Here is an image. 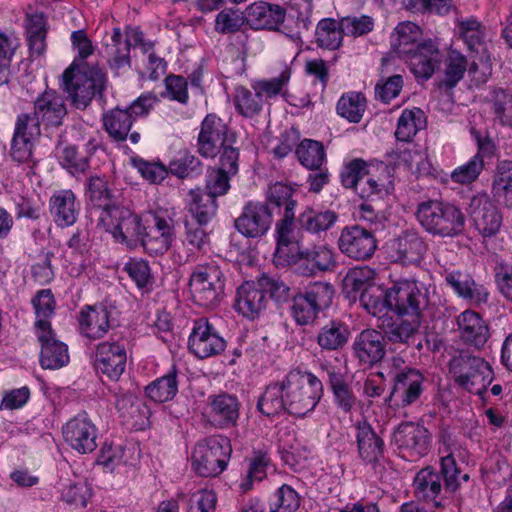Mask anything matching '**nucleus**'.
<instances>
[{
    "label": "nucleus",
    "mask_w": 512,
    "mask_h": 512,
    "mask_svg": "<svg viewBox=\"0 0 512 512\" xmlns=\"http://www.w3.org/2000/svg\"><path fill=\"white\" fill-rule=\"evenodd\" d=\"M209 405L210 416L220 428L236 424L239 417V402L235 396L226 393L213 396Z\"/></svg>",
    "instance_id": "nucleus-33"
},
{
    "label": "nucleus",
    "mask_w": 512,
    "mask_h": 512,
    "mask_svg": "<svg viewBox=\"0 0 512 512\" xmlns=\"http://www.w3.org/2000/svg\"><path fill=\"white\" fill-rule=\"evenodd\" d=\"M188 346L194 355L204 359L222 353L225 350L226 342L207 319L201 318L194 324Z\"/></svg>",
    "instance_id": "nucleus-17"
},
{
    "label": "nucleus",
    "mask_w": 512,
    "mask_h": 512,
    "mask_svg": "<svg viewBox=\"0 0 512 512\" xmlns=\"http://www.w3.org/2000/svg\"><path fill=\"white\" fill-rule=\"evenodd\" d=\"M227 124L215 114H208L201 125L198 151L204 157H215L226 143Z\"/></svg>",
    "instance_id": "nucleus-20"
},
{
    "label": "nucleus",
    "mask_w": 512,
    "mask_h": 512,
    "mask_svg": "<svg viewBox=\"0 0 512 512\" xmlns=\"http://www.w3.org/2000/svg\"><path fill=\"white\" fill-rule=\"evenodd\" d=\"M34 115L45 129L61 126L67 115L63 97L54 90L44 91L34 102Z\"/></svg>",
    "instance_id": "nucleus-24"
},
{
    "label": "nucleus",
    "mask_w": 512,
    "mask_h": 512,
    "mask_svg": "<svg viewBox=\"0 0 512 512\" xmlns=\"http://www.w3.org/2000/svg\"><path fill=\"white\" fill-rule=\"evenodd\" d=\"M267 299L257 282H245L238 289L235 300V309L248 319L257 318L266 308Z\"/></svg>",
    "instance_id": "nucleus-25"
},
{
    "label": "nucleus",
    "mask_w": 512,
    "mask_h": 512,
    "mask_svg": "<svg viewBox=\"0 0 512 512\" xmlns=\"http://www.w3.org/2000/svg\"><path fill=\"white\" fill-rule=\"evenodd\" d=\"M492 191L495 197L512 206V161H501L496 169Z\"/></svg>",
    "instance_id": "nucleus-44"
},
{
    "label": "nucleus",
    "mask_w": 512,
    "mask_h": 512,
    "mask_svg": "<svg viewBox=\"0 0 512 512\" xmlns=\"http://www.w3.org/2000/svg\"><path fill=\"white\" fill-rule=\"evenodd\" d=\"M296 155L301 164L308 169H319L325 158L322 144L309 139H305L299 144Z\"/></svg>",
    "instance_id": "nucleus-53"
},
{
    "label": "nucleus",
    "mask_w": 512,
    "mask_h": 512,
    "mask_svg": "<svg viewBox=\"0 0 512 512\" xmlns=\"http://www.w3.org/2000/svg\"><path fill=\"white\" fill-rule=\"evenodd\" d=\"M151 224L142 236L140 247L150 255H163L176 238L174 220L160 213L151 214Z\"/></svg>",
    "instance_id": "nucleus-12"
},
{
    "label": "nucleus",
    "mask_w": 512,
    "mask_h": 512,
    "mask_svg": "<svg viewBox=\"0 0 512 512\" xmlns=\"http://www.w3.org/2000/svg\"><path fill=\"white\" fill-rule=\"evenodd\" d=\"M337 218V214L331 210L321 212L307 210L299 216V222L305 230L311 233H320L330 229Z\"/></svg>",
    "instance_id": "nucleus-49"
},
{
    "label": "nucleus",
    "mask_w": 512,
    "mask_h": 512,
    "mask_svg": "<svg viewBox=\"0 0 512 512\" xmlns=\"http://www.w3.org/2000/svg\"><path fill=\"white\" fill-rule=\"evenodd\" d=\"M421 30L413 22L400 23L391 34V46L399 55L406 56L417 49Z\"/></svg>",
    "instance_id": "nucleus-35"
},
{
    "label": "nucleus",
    "mask_w": 512,
    "mask_h": 512,
    "mask_svg": "<svg viewBox=\"0 0 512 512\" xmlns=\"http://www.w3.org/2000/svg\"><path fill=\"white\" fill-rule=\"evenodd\" d=\"M334 296V289L329 283L315 282L304 292L294 296L291 313L299 325H309L315 321L318 313L329 307Z\"/></svg>",
    "instance_id": "nucleus-9"
},
{
    "label": "nucleus",
    "mask_w": 512,
    "mask_h": 512,
    "mask_svg": "<svg viewBox=\"0 0 512 512\" xmlns=\"http://www.w3.org/2000/svg\"><path fill=\"white\" fill-rule=\"evenodd\" d=\"M393 442L403 458L414 462L429 452L431 434L419 423L405 422L394 431Z\"/></svg>",
    "instance_id": "nucleus-11"
},
{
    "label": "nucleus",
    "mask_w": 512,
    "mask_h": 512,
    "mask_svg": "<svg viewBox=\"0 0 512 512\" xmlns=\"http://www.w3.org/2000/svg\"><path fill=\"white\" fill-rule=\"evenodd\" d=\"M229 175L224 169H213L209 172L206 181L205 195L212 196L216 200L218 196L227 193L230 188Z\"/></svg>",
    "instance_id": "nucleus-61"
},
{
    "label": "nucleus",
    "mask_w": 512,
    "mask_h": 512,
    "mask_svg": "<svg viewBox=\"0 0 512 512\" xmlns=\"http://www.w3.org/2000/svg\"><path fill=\"white\" fill-rule=\"evenodd\" d=\"M177 381L175 372L169 373L153 381L146 387L147 396L158 403L171 400L177 393Z\"/></svg>",
    "instance_id": "nucleus-50"
},
{
    "label": "nucleus",
    "mask_w": 512,
    "mask_h": 512,
    "mask_svg": "<svg viewBox=\"0 0 512 512\" xmlns=\"http://www.w3.org/2000/svg\"><path fill=\"white\" fill-rule=\"evenodd\" d=\"M341 29L344 35L359 37L369 33L374 26L373 19L369 16H347L341 20Z\"/></svg>",
    "instance_id": "nucleus-60"
},
{
    "label": "nucleus",
    "mask_w": 512,
    "mask_h": 512,
    "mask_svg": "<svg viewBox=\"0 0 512 512\" xmlns=\"http://www.w3.org/2000/svg\"><path fill=\"white\" fill-rule=\"evenodd\" d=\"M491 112L502 125H512V91L494 88L487 97Z\"/></svg>",
    "instance_id": "nucleus-39"
},
{
    "label": "nucleus",
    "mask_w": 512,
    "mask_h": 512,
    "mask_svg": "<svg viewBox=\"0 0 512 512\" xmlns=\"http://www.w3.org/2000/svg\"><path fill=\"white\" fill-rule=\"evenodd\" d=\"M50 210L59 226H71L78 217L79 203L71 190H60L50 199Z\"/></svg>",
    "instance_id": "nucleus-31"
},
{
    "label": "nucleus",
    "mask_w": 512,
    "mask_h": 512,
    "mask_svg": "<svg viewBox=\"0 0 512 512\" xmlns=\"http://www.w3.org/2000/svg\"><path fill=\"white\" fill-rule=\"evenodd\" d=\"M467 70L466 58L457 51H451L446 59L444 83L447 87H454Z\"/></svg>",
    "instance_id": "nucleus-57"
},
{
    "label": "nucleus",
    "mask_w": 512,
    "mask_h": 512,
    "mask_svg": "<svg viewBox=\"0 0 512 512\" xmlns=\"http://www.w3.org/2000/svg\"><path fill=\"white\" fill-rule=\"evenodd\" d=\"M388 303L400 315L420 318L429 303L428 290L417 280L400 281L388 289Z\"/></svg>",
    "instance_id": "nucleus-10"
},
{
    "label": "nucleus",
    "mask_w": 512,
    "mask_h": 512,
    "mask_svg": "<svg viewBox=\"0 0 512 512\" xmlns=\"http://www.w3.org/2000/svg\"><path fill=\"white\" fill-rule=\"evenodd\" d=\"M445 279L460 297L474 303L487 302L488 290L483 285L477 284L470 274L462 271H452L447 273Z\"/></svg>",
    "instance_id": "nucleus-32"
},
{
    "label": "nucleus",
    "mask_w": 512,
    "mask_h": 512,
    "mask_svg": "<svg viewBox=\"0 0 512 512\" xmlns=\"http://www.w3.org/2000/svg\"><path fill=\"white\" fill-rule=\"evenodd\" d=\"M291 76V69L287 66L283 68L280 75L269 80H261L255 83L254 90L266 96L275 97L280 94L283 88L288 84Z\"/></svg>",
    "instance_id": "nucleus-58"
},
{
    "label": "nucleus",
    "mask_w": 512,
    "mask_h": 512,
    "mask_svg": "<svg viewBox=\"0 0 512 512\" xmlns=\"http://www.w3.org/2000/svg\"><path fill=\"white\" fill-rule=\"evenodd\" d=\"M65 442L81 454L94 451L97 447V429L87 415L70 419L62 428Z\"/></svg>",
    "instance_id": "nucleus-16"
},
{
    "label": "nucleus",
    "mask_w": 512,
    "mask_h": 512,
    "mask_svg": "<svg viewBox=\"0 0 512 512\" xmlns=\"http://www.w3.org/2000/svg\"><path fill=\"white\" fill-rule=\"evenodd\" d=\"M349 331L341 323L332 322L324 326L317 336V342L325 350H337L348 341Z\"/></svg>",
    "instance_id": "nucleus-48"
},
{
    "label": "nucleus",
    "mask_w": 512,
    "mask_h": 512,
    "mask_svg": "<svg viewBox=\"0 0 512 512\" xmlns=\"http://www.w3.org/2000/svg\"><path fill=\"white\" fill-rule=\"evenodd\" d=\"M423 375L414 368H405L394 377L391 400L398 406L407 407L416 402L423 391Z\"/></svg>",
    "instance_id": "nucleus-21"
},
{
    "label": "nucleus",
    "mask_w": 512,
    "mask_h": 512,
    "mask_svg": "<svg viewBox=\"0 0 512 512\" xmlns=\"http://www.w3.org/2000/svg\"><path fill=\"white\" fill-rule=\"evenodd\" d=\"M413 486L418 498L435 499L442 489L441 476L430 468H424L415 476Z\"/></svg>",
    "instance_id": "nucleus-43"
},
{
    "label": "nucleus",
    "mask_w": 512,
    "mask_h": 512,
    "mask_svg": "<svg viewBox=\"0 0 512 512\" xmlns=\"http://www.w3.org/2000/svg\"><path fill=\"white\" fill-rule=\"evenodd\" d=\"M321 381L312 373L293 370L281 383L270 384L258 400L259 411L274 416L282 411L302 417L313 411L322 396Z\"/></svg>",
    "instance_id": "nucleus-1"
},
{
    "label": "nucleus",
    "mask_w": 512,
    "mask_h": 512,
    "mask_svg": "<svg viewBox=\"0 0 512 512\" xmlns=\"http://www.w3.org/2000/svg\"><path fill=\"white\" fill-rule=\"evenodd\" d=\"M285 11L278 5L255 2L245 10V20L253 29L275 30L284 22Z\"/></svg>",
    "instance_id": "nucleus-27"
},
{
    "label": "nucleus",
    "mask_w": 512,
    "mask_h": 512,
    "mask_svg": "<svg viewBox=\"0 0 512 512\" xmlns=\"http://www.w3.org/2000/svg\"><path fill=\"white\" fill-rule=\"evenodd\" d=\"M356 443L360 458L367 463L378 462L383 457L384 441L366 421L355 426Z\"/></svg>",
    "instance_id": "nucleus-28"
},
{
    "label": "nucleus",
    "mask_w": 512,
    "mask_h": 512,
    "mask_svg": "<svg viewBox=\"0 0 512 512\" xmlns=\"http://www.w3.org/2000/svg\"><path fill=\"white\" fill-rule=\"evenodd\" d=\"M442 473L445 480V486L447 489L454 491L460 484V477L467 481L469 479L468 474L461 475L460 470L456 466V461L453 452L442 457L441 459Z\"/></svg>",
    "instance_id": "nucleus-62"
},
{
    "label": "nucleus",
    "mask_w": 512,
    "mask_h": 512,
    "mask_svg": "<svg viewBox=\"0 0 512 512\" xmlns=\"http://www.w3.org/2000/svg\"><path fill=\"white\" fill-rule=\"evenodd\" d=\"M482 169L483 159L479 154H476L469 162L456 168L451 173V179L459 184H469L477 179Z\"/></svg>",
    "instance_id": "nucleus-59"
},
{
    "label": "nucleus",
    "mask_w": 512,
    "mask_h": 512,
    "mask_svg": "<svg viewBox=\"0 0 512 512\" xmlns=\"http://www.w3.org/2000/svg\"><path fill=\"white\" fill-rule=\"evenodd\" d=\"M126 361V349L120 343L105 341L96 346L95 368L109 379H119L125 370Z\"/></svg>",
    "instance_id": "nucleus-19"
},
{
    "label": "nucleus",
    "mask_w": 512,
    "mask_h": 512,
    "mask_svg": "<svg viewBox=\"0 0 512 512\" xmlns=\"http://www.w3.org/2000/svg\"><path fill=\"white\" fill-rule=\"evenodd\" d=\"M29 48L32 55L40 56L46 48L45 21L42 15H32L28 25Z\"/></svg>",
    "instance_id": "nucleus-54"
},
{
    "label": "nucleus",
    "mask_w": 512,
    "mask_h": 512,
    "mask_svg": "<svg viewBox=\"0 0 512 512\" xmlns=\"http://www.w3.org/2000/svg\"><path fill=\"white\" fill-rule=\"evenodd\" d=\"M300 506L298 493L288 485L281 486L270 503V512H294Z\"/></svg>",
    "instance_id": "nucleus-55"
},
{
    "label": "nucleus",
    "mask_w": 512,
    "mask_h": 512,
    "mask_svg": "<svg viewBox=\"0 0 512 512\" xmlns=\"http://www.w3.org/2000/svg\"><path fill=\"white\" fill-rule=\"evenodd\" d=\"M106 84L105 73L98 67H81L76 60L63 72L62 87L76 108L84 109Z\"/></svg>",
    "instance_id": "nucleus-3"
},
{
    "label": "nucleus",
    "mask_w": 512,
    "mask_h": 512,
    "mask_svg": "<svg viewBox=\"0 0 512 512\" xmlns=\"http://www.w3.org/2000/svg\"><path fill=\"white\" fill-rule=\"evenodd\" d=\"M232 452L228 438L217 435L198 442L192 453L194 471L202 477H214L226 467Z\"/></svg>",
    "instance_id": "nucleus-6"
},
{
    "label": "nucleus",
    "mask_w": 512,
    "mask_h": 512,
    "mask_svg": "<svg viewBox=\"0 0 512 512\" xmlns=\"http://www.w3.org/2000/svg\"><path fill=\"white\" fill-rule=\"evenodd\" d=\"M455 381L471 393L482 394L493 380V370L483 358L461 351L449 362Z\"/></svg>",
    "instance_id": "nucleus-5"
},
{
    "label": "nucleus",
    "mask_w": 512,
    "mask_h": 512,
    "mask_svg": "<svg viewBox=\"0 0 512 512\" xmlns=\"http://www.w3.org/2000/svg\"><path fill=\"white\" fill-rule=\"evenodd\" d=\"M133 119L128 110L113 109L103 116L105 130L115 141H124L129 135Z\"/></svg>",
    "instance_id": "nucleus-38"
},
{
    "label": "nucleus",
    "mask_w": 512,
    "mask_h": 512,
    "mask_svg": "<svg viewBox=\"0 0 512 512\" xmlns=\"http://www.w3.org/2000/svg\"><path fill=\"white\" fill-rule=\"evenodd\" d=\"M366 110V98L358 92L344 94L337 103V113L349 122L361 121Z\"/></svg>",
    "instance_id": "nucleus-45"
},
{
    "label": "nucleus",
    "mask_w": 512,
    "mask_h": 512,
    "mask_svg": "<svg viewBox=\"0 0 512 512\" xmlns=\"http://www.w3.org/2000/svg\"><path fill=\"white\" fill-rule=\"evenodd\" d=\"M88 194L91 202L98 206L99 212L103 209L104 205H111L109 203L111 192L103 178L98 176L90 177Z\"/></svg>",
    "instance_id": "nucleus-63"
},
{
    "label": "nucleus",
    "mask_w": 512,
    "mask_h": 512,
    "mask_svg": "<svg viewBox=\"0 0 512 512\" xmlns=\"http://www.w3.org/2000/svg\"><path fill=\"white\" fill-rule=\"evenodd\" d=\"M428 250V245L417 233L404 232L387 244V254L392 262L402 265H419Z\"/></svg>",
    "instance_id": "nucleus-14"
},
{
    "label": "nucleus",
    "mask_w": 512,
    "mask_h": 512,
    "mask_svg": "<svg viewBox=\"0 0 512 512\" xmlns=\"http://www.w3.org/2000/svg\"><path fill=\"white\" fill-rule=\"evenodd\" d=\"M141 47L144 53L153 49L152 42L144 40L143 33L135 27H128L125 34L120 28H114L112 34L105 41V55L110 67L119 74L121 70L130 67V48Z\"/></svg>",
    "instance_id": "nucleus-8"
},
{
    "label": "nucleus",
    "mask_w": 512,
    "mask_h": 512,
    "mask_svg": "<svg viewBox=\"0 0 512 512\" xmlns=\"http://www.w3.org/2000/svg\"><path fill=\"white\" fill-rule=\"evenodd\" d=\"M234 103L238 112L245 117H253L260 113L263 100L260 93L250 91L245 87H237Z\"/></svg>",
    "instance_id": "nucleus-52"
},
{
    "label": "nucleus",
    "mask_w": 512,
    "mask_h": 512,
    "mask_svg": "<svg viewBox=\"0 0 512 512\" xmlns=\"http://www.w3.org/2000/svg\"><path fill=\"white\" fill-rule=\"evenodd\" d=\"M417 219L422 227L433 235L454 237L465 228V216L454 204L429 200L418 205Z\"/></svg>",
    "instance_id": "nucleus-2"
},
{
    "label": "nucleus",
    "mask_w": 512,
    "mask_h": 512,
    "mask_svg": "<svg viewBox=\"0 0 512 512\" xmlns=\"http://www.w3.org/2000/svg\"><path fill=\"white\" fill-rule=\"evenodd\" d=\"M244 19L238 11L224 9L216 17L215 29L220 33L236 32L243 25Z\"/></svg>",
    "instance_id": "nucleus-64"
},
{
    "label": "nucleus",
    "mask_w": 512,
    "mask_h": 512,
    "mask_svg": "<svg viewBox=\"0 0 512 512\" xmlns=\"http://www.w3.org/2000/svg\"><path fill=\"white\" fill-rule=\"evenodd\" d=\"M31 302L35 311L36 332L52 329L50 319L54 315L56 301L51 290L38 291Z\"/></svg>",
    "instance_id": "nucleus-36"
},
{
    "label": "nucleus",
    "mask_w": 512,
    "mask_h": 512,
    "mask_svg": "<svg viewBox=\"0 0 512 512\" xmlns=\"http://www.w3.org/2000/svg\"><path fill=\"white\" fill-rule=\"evenodd\" d=\"M406 56L410 69L417 78H430L440 62L439 49L431 40L417 45V49Z\"/></svg>",
    "instance_id": "nucleus-29"
},
{
    "label": "nucleus",
    "mask_w": 512,
    "mask_h": 512,
    "mask_svg": "<svg viewBox=\"0 0 512 512\" xmlns=\"http://www.w3.org/2000/svg\"><path fill=\"white\" fill-rule=\"evenodd\" d=\"M467 211L475 228L484 237L492 236L500 229L502 217L487 194L472 197Z\"/></svg>",
    "instance_id": "nucleus-18"
},
{
    "label": "nucleus",
    "mask_w": 512,
    "mask_h": 512,
    "mask_svg": "<svg viewBox=\"0 0 512 512\" xmlns=\"http://www.w3.org/2000/svg\"><path fill=\"white\" fill-rule=\"evenodd\" d=\"M419 326V317L399 318L384 328L383 335L391 344L409 345L414 342Z\"/></svg>",
    "instance_id": "nucleus-34"
},
{
    "label": "nucleus",
    "mask_w": 512,
    "mask_h": 512,
    "mask_svg": "<svg viewBox=\"0 0 512 512\" xmlns=\"http://www.w3.org/2000/svg\"><path fill=\"white\" fill-rule=\"evenodd\" d=\"M41 343L40 363L44 369H58L69 361L67 346L55 338L52 329L36 332Z\"/></svg>",
    "instance_id": "nucleus-26"
},
{
    "label": "nucleus",
    "mask_w": 512,
    "mask_h": 512,
    "mask_svg": "<svg viewBox=\"0 0 512 512\" xmlns=\"http://www.w3.org/2000/svg\"><path fill=\"white\" fill-rule=\"evenodd\" d=\"M461 338L477 348L482 347L489 338V328L481 315L472 310L462 312L457 319Z\"/></svg>",
    "instance_id": "nucleus-30"
},
{
    "label": "nucleus",
    "mask_w": 512,
    "mask_h": 512,
    "mask_svg": "<svg viewBox=\"0 0 512 512\" xmlns=\"http://www.w3.org/2000/svg\"><path fill=\"white\" fill-rule=\"evenodd\" d=\"M424 125L425 117L420 108L405 109L398 119L395 136L399 141L409 142Z\"/></svg>",
    "instance_id": "nucleus-40"
},
{
    "label": "nucleus",
    "mask_w": 512,
    "mask_h": 512,
    "mask_svg": "<svg viewBox=\"0 0 512 512\" xmlns=\"http://www.w3.org/2000/svg\"><path fill=\"white\" fill-rule=\"evenodd\" d=\"M188 210L199 225L207 224L217 213V202L212 196L205 195L199 189L189 192Z\"/></svg>",
    "instance_id": "nucleus-37"
},
{
    "label": "nucleus",
    "mask_w": 512,
    "mask_h": 512,
    "mask_svg": "<svg viewBox=\"0 0 512 512\" xmlns=\"http://www.w3.org/2000/svg\"><path fill=\"white\" fill-rule=\"evenodd\" d=\"M98 224L110 232L113 238L130 249L140 247L145 226L139 215L126 207L104 205L98 216Z\"/></svg>",
    "instance_id": "nucleus-4"
},
{
    "label": "nucleus",
    "mask_w": 512,
    "mask_h": 512,
    "mask_svg": "<svg viewBox=\"0 0 512 512\" xmlns=\"http://www.w3.org/2000/svg\"><path fill=\"white\" fill-rule=\"evenodd\" d=\"M112 315V307L103 304L87 306L79 315L80 332L93 340L104 337L112 327Z\"/></svg>",
    "instance_id": "nucleus-23"
},
{
    "label": "nucleus",
    "mask_w": 512,
    "mask_h": 512,
    "mask_svg": "<svg viewBox=\"0 0 512 512\" xmlns=\"http://www.w3.org/2000/svg\"><path fill=\"white\" fill-rule=\"evenodd\" d=\"M352 349L362 365L373 366L386 354L384 335L375 329H365L355 337Z\"/></svg>",
    "instance_id": "nucleus-22"
},
{
    "label": "nucleus",
    "mask_w": 512,
    "mask_h": 512,
    "mask_svg": "<svg viewBox=\"0 0 512 512\" xmlns=\"http://www.w3.org/2000/svg\"><path fill=\"white\" fill-rule=\"evenodd\" d=\"M189 288L196 304L213 307L223 293V272L215 263L198 264L190 275Z\"/></svg>",
    "instance_id": "nucleus-7"
},
{
    "label": "nucleus",
    "mask_w": 512,
    "mask_h": 512,
    "mask_svg": "<svg viewBox=\"0 0 512 512\" xmlns=\"http://www.w3.org/2000/svg\"><path fill=\"white\" fill-rule=\"evenodd\" d=\"M338 247L347 257L364 261L370 259L375 253L377 240L370 230L353 225L342 229Z\"/></svg>",
    "instance_id": "nucleus-13"
},
{
    "label": "nucleus",
    "mask_w": 512,
    "mask_h": 512,
    "mask_svg": "<svg viewBox=\"0 0 512 512\" xmlns=\"http://www.w3.org/2000/svg\"><path fill=\"white\" fill-rule=\"evenodd\" d=\"M458 33L470 50L478 51L482 46L484 28L473 18L462 20L457 25Z\"/></svg>",
    "instance_id": "nucleus-56"
},
{
    "label": "nucleus",
    "mask_w": 512,
    "mask_h": 512,
    "mask_svg": "<svg viewBox=\"0 0 512 512\" xmlns=\"http://www.w3.org/2000/svg\"><path fill=\"white\" fill-rule=\"evenodd\" d=\"M343 35L341 21L338 23L334 19L321 20L315 33L318 45L330 50L337 49L341 45Z\"/></svg>",
    "instance_id": "nucleus-46"
},
{
    "label": "nucleus",
    "mask_w": 512,
    "mask_h": 512,
    "mask_svg": "<svg viewBox=\"0 0 512 512\" xmlns=\"http://www.w3.org/2000/svg\"><path fill=\"white\" fill-rule=\"evenodd\" d=\"M328 376L335 404L343 412H350L356 404V397L344 376L334 368L328 370Z\"/></svg>",
    "instance_id": "nucleus-42"
},
{
    "label": "nucleus",
    "mask_w": 512,
    "mask_h": 512,
    "mask_svg": "<svg viewBox=\"0 0 512 512\" xmlns=\"http://www.w3.org/2000/svg\"><path fill=\"white\" fill-rule=\"evenodd\" d=\"M375 271L368 266L354 267L348 271L343 286L350 297L355 298L359 293H364L367 289L375 287L373 280Z\"/></svg>",
    "instance_id": "nucleus-41"
},
{
    "label": "nucleus",
    "mask_w": 512,
    "mask_h": 512,
    "mask_svg": "<svg viewBox=\"0 0 512 512\" xmlns=\"http://www.w3.org/2000/svg\"><path fill=\"white\" fill-rule=\"evenodd\" d=\"M361 306L371 315L381 317L390 308L388 290L384 292L379 286L371 287L359 295Z\"/></svg>",
    "instance_id": "nucleus-51"
},
{
    "label": "nucleus",
    "mask_w": 512,
    "mask_h": 512,
    "mask_svg": "<svg viewBox=\"0 0 512 512\" xmlns=\"http://www.w3.org/2000/svg\"><path fill=\"white\" fill-rule=\"evenodd\" d=\"M272 224V213L264 202H248L235 221L239 233L248 238L262 237Z\"/></svg>",
    "instance_id": "nucleus-15"
},
{
    "label": "nucleus",
    "mask_w": 512,
    "mask_h": 512,
    "mask_svg": "<svg viewBox=\"0 0 512 512\" xmlns=\"http://www.w3.org/2000/svg\"><path fill=\"white\" fill-rule=\"evenodd\" d=\"M399 164H403L413 174H425L430 171L426 149L410 144L399 154Z\"/></svg>",
    "instance_id": "nucleus-47"
}]
</instances>
